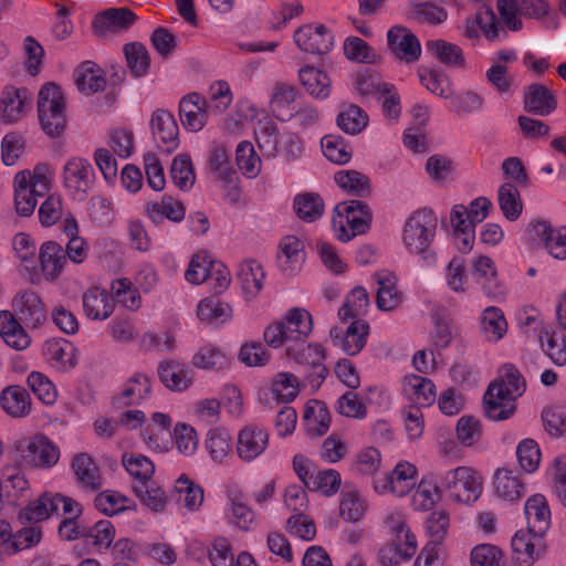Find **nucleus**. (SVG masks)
Segmentation results:
<instances>
[{
	"mask_svg": "<svg viewBox=\"0 0 566 566\" xmlns=\"http://www.w3.org/2000/svg\"><path fill=\"white\" fill-rule=\"evenodd\" d=\"M527 527L517 531L511 541L514 566H532L545 552L544 535L551 526V510L544 495L534 494L524 506Z\"/></svg>",
	"mask_w": 566,
	"mask_h": 566,
	"instance_id": "f257e3e1",
	"label": "nucleus"
},
{
	"mask_svg": "<svg viewBox=\"0 0 566 566\" xmlns=\"http://www.w3.org/2000/svg\"><path fill=\"white\" fill-rule=\"evenodd\" d=\"M438 219L429 208L415 211L406 221L402 240L409 252L422 256L427 262L434 260L430 245L434 239Z\"/></svg>",
	"mask_w": 566,
	"mask_h": 566,
	"instance_id": "f03ea898",
	"label": "nucleus"
},
{
	"mask_svg": "<svg viewBox=\"0 0 566 566\" xmlns=\"http://www.w3.org/2000/svg\"><path fill=\"white\" fill-rule=\"evenodd\" d=\"M38 115L42 130L51 138L60 137L66 127L65 102L59 85L45 83L38 96Z\"/></svg>",
	"mask_w": 566,
	"mask_h": 566,
	"instance_id": "7ed1b4c3",
	"label": "nucleus"
},
{
	"mask_svg": "<svg viewBox=\"0 0 566 566\" xmlns=\"http://www.w3.org/2000/svg\"><path fill=\"white\" fill-rule=\"evenodd\" d=\"M443 490L460 503H473L482 493V480L476 472L467 467H459L446 473L441 481Z\"/></svg>",
	"mask_w": 566,
	"mask_h": 566,
	"instance_id": "20e7f679",
	"label": "nucleus"
},
{
	"mask_svg": "<svg viewBox=\"0 0 566 566\" xmlns=\"http://www.w3.org/2000/svg\"><path fill=\"white\" fill-rule=\"evenodd\" d=\"M17 450L20 465L45 469L55 465L60 459L59 448L46 436H35L25 444L21 442Z\"/></svg>",
	"mask_w": 566,
	"mask_h": 566,
	"instance_id": "39448f33",
	"label": "nucleus"
},
{
	"mask_svg": "<svg viewBox=\"0 0 566 566\" xmlns=\"http://www.w3.org/2000/svg\"><path fill=\"white\" fill-rule=\"evenodd\" d=\"M449 514L446 511L431 513L426 521L430 541L417 556L413 566H442L439 563L440 545L449 527Z\"/></svg>",
	"mask_w": 566,
	"mask_h": 566,
	"instance_id": "423d86ee",
	"label": "nucleus"
},
{
	"mask_svg": "<svg viewBox=\"0 0 566 566\" xmlns=\"http://www.w3.org/2000/svg\"><path fill=\"white\" fill-rule=\"evenodd\" d=\"M150 129L158 148L171 154L179 146V127L174 115L163 108L156 109L150 117Z\"/></svg>",
	"mask_w": 566,
	"mask_h": 566,
	"instance_id": "0eeeda50",
	"label": "nucleus"
},
{
	"mask_svg": "<svg viewBox=\"0 0 566 566\" xmlns=\"http://www.w3.org/2000/svg\"><path fill=\"white\" fill-rule=\"evenodd\" d=\"M293 38L300 50L316 55L327 54L334 45V35L324 24L301 25Z\"/></svg>",
	"mask_w": 566,
	"mask_h": 566,
	"instance_id": "6e6552de",
	"label": "nucleus"
},
{
	"mask_svg": "<svg viewBox=\"0 0 566 566\" xmlns=\"http://www.w3.org/2000/svg\"><path fill=\"white\" fill-rule=\"evenodd\" d=\"M95 172L92 164L81 157H73L63 168V184L72 193L87 195L94 186Z\"/></svg>",
	"mask_w": 566,
	"mask_h": 566,
	"instance_id": "1a4fd4ad",
	"label": "nucleus"
},
{
	"mask_svg": "<svg viewBox=\"0 0 566 566\" xmlns=\"http://www.w3.org/2000/svg\"><path fill=\"white\" fill-rule=\"evenodd\" d=\"M137 19V15L129 8H108L95 15L92 29L96 36L104 38L108 32L117 33L128 30Z\"/></svg>",
	"mask_w": 566,
	"mask_h": 566,
	"instance_id": "9d476101",
	"label": "nucleus"
},
{
	"mask_svg": "<svg viewBox=\"0 0 566 566\" xmlns=\"http://www.w3.org/2000/svg\"><path fill=\"white\" fill-rule=\"evenodd\" d=\"M387 44L397 57L407 62H416L421 55L418 38L403 27H392L387 32Z\"/></svg>",
	"mask_w": 566,
	"mask_h": 566,
	"instance_id": "9b49d317",
	"label": "nucleus"
},
{
	"mask_svg": "<svg viewBox=\"0 0 566 566\" xmlns=\"http://www.w3.org/2000/svg\"><path fill=\"white\" fill-rule=\"evenodd\" d=\"M12 306L21 322L27 326L36 328L46 318L44 305L40 296L33 291H24L13 298Z\"/></svg>",
	"mask_w": 566,
	"mask_h": 566,
	"instance_id": "f8f14e48",
	"label": "nucleus"
},
{
	"mask_svg": "<svg viewBox=\"0 0 566 566\" xmlns=\"http://www.w3.org/2000/svg\"><path fill=\"white\" fill-rule=\"evenodd\" d=\"M524 108L533 115L547 116L557 108V98L545 85L533 83L525 92Z\"/></svg>",
	"mask_w": 566,
	"mask_h": 566,
	"instance_id": "ddd939ff",
	"label": "nucleus"
},
{
	"mask_svg": "<svg viewBox=\"0 0 566 566\" xmlns=\"http://www.w3.org/2000/svg\"><path fill=\"white\" fill-rule=\"evenodd\" d=\"M269 441L268 432L259 427H245L238 437L237 451L244 461H251L260 455Z\"/></svg>",
	"mask_w": 566,
	"mask_h": 566,
	"instance_id": "4468645a",
	"label": "nucleus"
},
{
	"mask_svg": "<svg viewBox=\"0 0 566 566\" xmlns=\"http://www.w3.org/2000/svg\"><path fill=\"white\" fill-rule=\"evenodd\" d=\"M3 411L13 418H24L31 412V398L25 388L10 385L0 392Z\"/></svg>",
	"mask_w": 566,
	"mask_h": 566,
	"instance_id": "2eb2a0df",
	"label": "nucleus"
},
{
	"mask_svg": "<svg viewBox=\"0 0 566 566\" xmlns=\"http://www.w3.org/2000/svg\"><path fill=\"white\" fill-rule=\"evenodd\" d=\"M31 98L27 88L6 87L0 98V118L4 123H14L23 114Z\"/></svg>",
	"mask_w": 566,
	"mask_h": 566,
	"instance_id": "dca6fc26",
	"label": "nucleus"
},
{
	"mask_svg": "<svg viewBox=\"0 0 566 566\" xmlns=\"http://www.w3.org/2000/svg\"><path fill=\"white\" fill-rule=\"evenodd\" d=\"M151 392V380L147 375L135 374L127 380L125 389L113 398V405L116 408H125L139 403L146 399Z\"/></svg>",
	"mask_w": 566,
	"mask_h": 566,
	"instance_id": "f3484780",
	"label": "nucleus"
},
{
	"mask_svg": "<svg viewBox=\"0 0 566 566\" xmlns=\"http://www.w3.org/2000/svg\"><path fill=\"white\" fill-rule=\"evenodd\" d=\"M360 216H352L346 221L338 217H332V227L336 237L342 242H348L354 237L364 234L370 229L373 212L370 208L359 212Z\"/></svg>",
	"mask_w": 566,
	"mask_h": 566,
	"instance_id": "a211bd4d",
	"label": "nucleus"
},
{
	"mask_svg": "<svg viewBox=\"0 0 566 566\" xmlns=\"http://www.w3.org/2000/svg\"><path fill=\"white\" fill-rule=\"evenodd\" d=\"M39 261L48 280L57 279L66 263L64 248L55 241L44 242L39 251Z\"/></svg>",
	"mask_w": 566,
	"mask_h": 566,
	"instance_id": "6ab92c4d",
	"label": "nucleus"
},
{
	"mask_svg": "<svg viewBox=\"0 0 566 566\" xmlns=\"http://www.w3.org/2000/svg\"><path fill=\"white\" fill-rule=\"evenodd\" d=\"M145 208L147 216L156 224L161 223L164 219L180 222L186 214L182 202L167 195L163 196L161 201L147 202Z\"/></svg>",
	"mask_w": 566,
	"mask_h": 566,
	"instance_id": "aec40b11",
	"label": "nucleus"
},
{
	"mask_svg": "<svg viewBox=\"0 0 566 566\" xmlns=\"http://www.w3.org/2000/svg\"><path fill=\"white\" fill-rule=\"evenodd\" d=\"M115 308L113 298L98 287H91L83 294V310L92 319H106Z\"/></svg>",
	"mask_w": 566,
	"mask_h": 566,
	"instance_id": "412c9836",
	"label": "nucleus"
},
{
	"mask_svg": "<svg viewBox=\"0 0 566 566\" xmlns=\"http://www.w3.org/2000/svg\"><path fill=\"white\" fill-rule=\"evenodd\" d=\"M426 51L446 66L463 69L465 59L462 49L454 43L442 39L429 40L424 44Z\"/></svg>",
	"mask_w": 566,
	"mask_h": 566,
	"instance_id": "4be33fe9",
	"label": "nucleus"
},
{
	"mask_svg": "<svg viewBox=\"0 0 566 566\" xmlns=\"http://www.w3.org/2000/svg\"><path fill=\"white\" fill-rule=\"evenodd\" d=\"M99 71L96 63L83 62L74 72V82L78 91L87 95L104 91L106 78L98 73Z\"/></svg>",
	"mask_w": 566,
	"mask_h": 566,
	"instance_id": "5701e85b",
	"label": "nucleus"
},
{
	"mask_svg": "<svg viewBox=\"0 0 566 566\" xmlns=\"http://www.w3.org/2000/svg\"><path fill=\"white\" fill-rule=\"evenodd\" d=\"M189 373L185 365L176 360L161 361L158 366L159 379L170 390L187 389L192 384Z\"/></svg>",
	"mask_w": 566,
	"mask_h": 566,
	"instance_id": "b1692460",
	"label": "nucleus"
},
{
	"mask_svg": "<svg viewBox=\"0 0 566 566\" xmlns=\"http://www.w3.org/2000/svg\"><path fill=\"white\" fill-rule=\"evenodd\" d=\"M72 470L80 484L96 491L102 486L99 470L87 453H78L72 460Z\"/></svg>",
	"mask_w": 566,
	"mask_h": 566,
	"instance_id": "393cba45",
	"label": "nucleus"
},
{
	"mask_svg": "<svg viewBox=\"0 0 566 566\" xmlns=\"http://www.w3.org/2000/svg\"><path fill=\"white\" fill-rule=\"evenodd\" d=\"M238 279L247 298L255 297L263 286L265 272L255 260H248L241 264Z\"/></svg>",
	"mask_w": 566,
	"mask_h": 566,
	"instance_id": "a878e982",
	"label": "nucleus"
},
{
	"mask_svg": "<svg viewBox=\"0 0 566 566\" xmlns=\"http://www.w3.org/2000/svg\"><path fill=\"white\" fill-rule=\"evenodd\" d=\"M301 84L315 98H326L329 95L331 80L327 74L314 66L306 65L298 72Z\"/></svg>",
	"mask_w": 566,
	"mask_h": 566,
	"instance_id": "bb28decb",
	"label": "nucleus"
},
{
	"mask_svg": "<svg viewBox=\"0 0 566 566\" xmlns=\"http://www.w3.org/2000/svg\"><path fill=\"white\" fill-rule=\"evenodd\" d=\"M417 469L409 462H399L390 474L384 478L389 482L390 492L398 496L406 495L416 484Z\"/></svg>",
	"mask_w": 566,
	"mask_h": 566,
	"instance_id": "cd10ccee",
	"label": "nucleus"
},
{
	"mask_svg": "<svg viewBox=\"0 0 566 566\" xmlns=\"http://www.w3.org/2000/svg\"><path fill=\"white\" fill-rule=\"evenodd\" d=\"M334 180L339 188L356 197H367L371 191L369 177L358 170L337 171Z\"/></svg>",
	"mask_w": 566,
	"mask_h": 566,
	"instance_id": "c85d7f7f",
	"label": "nucleus"
},
{
	"mask_svg": "<svg viewBox=\"0 0 566 566\" xmlns=\"http://www.w3.org/2000/svg\"><path fill=\"white\" fill-rule=\"evenodd\" d=\"M494 486L499 497L517 501L524 493V484L509 469H497L494 474Z\"/></svg>",
	"mask_w": 566,
	"mask_h": 566,
	"instance_id": "c756f323",
	"label": "nucleus"
},
{
	"mask_svg": "<svg viewBox=\"0 0 566 566\" xmlns=\"http://www.w3.org/2000/svg\"><path fill=\"white\" fill-rule=\"evenodd\" d=\"M274 90L275 92L271 99L273 114L281 122L291 120L292 115L290 113L292 111L289 109V106L296 101L298 94L296 88L285 83H277Z\"/></svg>",
	"mask_w": 566,
	"mask_h": 566,
	"instance_id": "7c9ffc66",
	"label": "nucleus"
},
{
	"mask_svg": "<svg viewBox=\"0 0 566 566\" xmlns=\"http://www.w3.org/2000/svg\"><path fill=\"white\" fill-rule=\"evenodd\" d=\"M419 80L428 91L442 98L451 96L449 76L440 69L421 66L418 70Z\"/></svg>",
	"mask_w": 566,
	"mask_h": 566,
	"instance_id": "2f4dec72",
	"label": "nucleus"
},
{
	"mask_svg": "<svg viewBox=\"0 0 566 566\" xmlns=\"http://www.w3.org/2000/svg\"><path fill=\"white\" fill-rule=\"evenodd\" d=\"M497 201L503 216L507 220L515 221L518 219L523 210V202L520 191L513 184L505 182L499 188Z\"/></svg>",
	"mask_w": 566,
	"mask_h": 566,
	"instance_id": "473e14b6",
	"label": "nucleus"
},
{
	"mask_svg": "<svg viewBox=\"0 0 566 566\" xmlns=\"http://www.w3.org/2000/svg\"><path fill=\"white\" fill-rule=\"evenodd\" d=\"M294 210L302 220L312 222L323 216L324 201L316 192L300 193L294 198Z\"/></svg>",
	"mask_w": 566,
	"mask_h": 566,
	"instance_id": "72a5a7b5",
	"label": "nucleus"
},
{
	"mask_svg": "<svg viewBox=\"0 0 566 566\" xmlns=\"http://www.w3.org/2000/svg\"><path fill=\"white\" fill-rule=\"evenodd\" d=\"M127 66L135 77L144 76L150 65V55L143 43L130 42L123 49Z\"/></svg>",
	"mask_w": 566,
	"mask_h": 566,
	"instance_id": "f704fd0d",
	"label": "nucleus"
},
{
	"mask_svg": "<svg viewBox=\"0 0 566 566\" xmlns=\"http://www.w3.org/2000/svg\"><path fill=\"white\" fill-rule=\"evenodd\" d=\"M343 339V350L349 355H357L366 345L369 334V324L364 319L353 318Z\"/></svg>",
	"mask_w": 566,
	"mask_h": 566,
	"instance_id": "c9c22d12",
	"label": "nucleus"
},
{
	"mask_svg": "<svg viewBox=\"0 0 566 566\" xmlns=\"http://www.w3.org/2000/svg\"><path fill=\"white\" fill-rule=\"evenodd\" d=\"M369 295L363 286H355L345 303L338 310V318L346 322L349 318H357L366 313L369 306Z\"/></svg>",
	"mask_w": 566,
	"mask_h": 566,
	"instance_id": "e433bc0d",
	"label": "nucleus"
},
{
	"mask_svg": "<svg viewBox=\"0 0 566 566\" xmlns=\"http://www.w3.org/2000/svg\"><path fill=\"white\" fill-rule=\"evenodd\" d=\"M344 54L349 61L356 63L376 64L380 60L375 50L358 36H349L345 40Z\"/></svg>",
	"mask_w": 566,
	"mask_h": 566,
	"instance_id": "4c0bfd02",
	"label": "nucleus"
},
{
	"mask_svg": "<svg viewBox=\"0 0 566 566\" xmlns=\"http://www.w3.org/2000/svg\"><path fill=\"white\" fill-rule=\"evenodd\" d=\"M170 177L180 190L192 188L196 176L189 155L180 154L174 158L170 167Z\"/></svg>",
	"mask_w": 566,
	"mask_h": 566,
	"instance_id": "58836bf2",
	"label": "nucleus"
},
{
	"mask_svg": "<svg viewBox=\"0 0 566 566\" xmlns=\"http://www.w3.org/2000/svg\"><path fill=\"white\" fill-rule=\"evenodd\" d=\"M271 391L277 402H292L298 395V380L291 373H277L272 381Z\"/></svg>",
	"mask_w": 566,
	"mask_h": 566,
	"instance_id": "ea45409f",
	"label": "nucleus"
},
{
	"mask_svg": "<svg viewBox=\"0 0 566 566\" xmlns=\"http://www.w3.org/2000/svg\"><path fill=\"white\" fill-rule=\"evenodd\" d=\"M321 145L323 154L332 163L345 165L352 159L353 151L342 136L326 135L322 138Z\"/></svg>",
	"mask_w": 566,
	"mask_h": 566,
	"instance_id": "a19ab883",
	"label": "nucleus"
},
{
	"mask_svg": "<svg viewBox=\"0 0 566 566\" xmlns=\"http://www.w3.org/2000/svg\"><path fill=\"white\" fill-rule=\"evenodd\" d=\"M120 501H128L126 495L120 494L117 491H102L94 499L95 507L104 513L107 516H113L115 514L122 513L127 510H136V503H133V506L119 505Z\"/></svg>",
	"mask_w": 566,
	"mask_h": 566,
	"instance_id": "79ce46f5",
	"label": "nucleus"
},
{
	"mask_svg": "<svg viewBox=\"0 0 566 566\" xmlns=\"http://www.w3.org/2000/svg\"><path fill=\"white\" fill-rule=\"evenodd\" d=\"M134 494L151 511L161 512L166 506L165 492L154 483L139 482L133 485Z\"/></svg>",
	"mask_w": 566,
	"mask_h": 566,
	"instance_id": "37998d69",
	"label": "nucleus"
},
{
	"mask_svg": "<svg viewBox=\"0 0 566 566\" xmlns=\"http://www.w3.org/2000/svg\"><path fill=\"white\" fill-rule=\"evenodd\" d=\"M368 124L367 114L357 105H350L337 116V126L346 134L356 135Z\"/></svg>",
	"mask_w": 566,
	"mask_h": 566,
	"instance_id": "c03bdc74",
	"label": "nucleus"
},
{
	"mask_svg": "<svg viewBox=\"0 0 566 566\" xmlns=\"http://www.w3.org/2000/svg\"><path fill=\"white\" fill-rule=\"evenodd\" d=\"M42 539V530L38 526H24L12 532L8 554L13 555L21 551L36 546Z\"/></svg>",
	"mask_w": 566,
	"mask_h": 566,
	"instance_id": "a18cd8bd",
	"label": "nucleus"
},
{
	"mask_svg": "<svg viewBox=\"0 0 566 566\" xmlns=\"http://www.w3.org/2000/svg\"><path fill=\"white\" fill-rule=\"evenodd\" d=\"M191 363L201 369H223L229 365V359L214 346L207 345L193 355Z\"/></svg>",
	"mask_w": 566,
	"mask_h": 566,
	"instance_id": "49530a36",
	"label": "nucleus"
},
{
	"mask_svg": "<svg viewBox=\"0 0 566 566\" xmlns=\"http://www.w3.org/2000/svg\"><path fill=\"white\" fill-rule=\"evenodd\" d=\"M122 463L139 482H149L155 473L154 463L145 455L124 454Z\"/></svg>",
	"mask_w": 566,
	"mask_h": 566,
	"instance_id": "de8ad7c7",
	"label": "nucleus"
},
{
	"mask_svg": "<svg viewBox=\"0 0 566 566\" xmlns=\"http://www.w3.org/2000/svg\"><path fill=\"white\" fill-rule=\"evenodd\" d=\"M206 447L214 461L221 462L231 451V437L222 428H214L208 432Z\"/></svg>",
	"mask_w": 566,
	"mask_h": 566,
	"instance_id": "09e8293b",
	"label": "nucleus"
},
{
	"mask_svg": "<svg viewBox=\"0 0 566 566\" xmlns=\"http://www.w3.org/2000/svg\"><path fill=\"white\" fill-rule=\"evenodd\" d=\"M502 551L493 544H479L470 555L471 566H505Z\"/></svg>",
	"mask_w": 566,
	"mask_h": 566,
	"instance_id": "8fccbe9b",
	"label": "nucleus"
},
{
	"mask_svg": "<svg viewBox=\"0 0 566 566\" xmlns=\"http://www.w3.org/2000/svg\"><path fill=\"white\" fill-rule=\"evenodd\" d=\"M342 483L340 474L333 469L318 471L316 475L310 476V491H322L324 495H334Z\"/></svg>",
	"mask_w": 566,
	"mask_h": 566,
	"instance_id": "3c124183",
	"label": "nucleus"
},
{
	"mask_svg": "<svg viewBox=\"0 0 566 566\" xmlns=\"http://www.w3.org/2000/svg\"><path fill=\"white\" fill-rule=\"evenodd\" d=\"M271 358V354L265 349L261 342H247L239 352L238 359L249 367L265 366Z\"/></svg>",
	"mask_w": 566,
	"mask_h": 566,
	"instance_id": "603ef678",
	"label": "nucleus"
},
{
	"mask_svg": "<svg viewBox=\"0 0 566 566\" xmlns=\"http://www.w3.org/2000/svg\"><path fill=\"white\" fill-rule=\"evenodd\" d=\"M209 166L226 185L232 184L238 178L235 170L230 166L227 150L221 146H214L211 150Z\"/></svg>",
	"mask_w": 566,
	"mask_h": 566,
	"instance_id": "864d4df0",
	"label": "nucleus"
},
{
	"mask_svg": "<svg viewBox=\"0 0 566 566\" xmlns=\"http://www.w3.org/2000/svg\"><path fill=\"white\" fill-rule=\"evenodd\" d=\"M518 463L523 471L534 472L541 461V451L537 442L533 439H524L516 448Z\"/></svg>",
	"mask_w": 566,
	"mask_h": 566,
	"instance_id": "5fc2aeb1",
	"label": "nucleus"
},
{
	"mask_svg": "<svg viewBox=\"0 0 566 566\" xmlns=\"http://www.w3.org/2000/svg\"><path fill=\"white\" fill-rule=\"evenodd\" d=\"M481 325L483 332L488 335H492L495 340L501 339L507 328V323L502 311L494 306L484 310Z\"/></svg>",
	"mask_w": 566,
	"mask_h": 566,
	"instance_id": "6e6d98bb",
	"label": "nucleus"
},
{
	"mask_svg": "<svg viewBox=\"0 0 566 566\" xmlns=\"http://www.w3.org/2000/svg\"><path fill=\"white\" fill-rule=\"evenodd\" d=\"M406 381L411 386L416 400L423 407L431 406L436 400V386L429 378L417 375L406 377Z\"/></svg>",
	"mask_w": 566,
	"mask_h": 566,
	"instance_id": "4d7b16f0",
	"label": "nucleus"
},
{
	"mask_svg": "<svg viewBox=\"0 0 566 566\" xmlns=\"http://www.w3.org/2000/svg\"><path fill=\"white\" fill-rule=\"evenodd\" d=\"M28 385L33 394L45 405H52L56 399V390L52 381L39 371L28 376Z\"/></svg>",
	"mask_w": 566,
	"mask_h": 566,
	"instance_id": "13d9d810",
	"label": "nucleus"
},
{
	"mask_svg": "<svg viewBox=\"0 0 566 566\" xmlns=\"http://www.w3.org/2000/svg\"><path fill=\"white\" fill-rule=\"evenodd\" d=\"M88 546L96 549L108 548L115 536L114 525L107 521L102 520L90 526Z\"/></svg>",
	"mask_w": 566,
	"mask_h": 566,
	"instance_id": "bf43d9fd",
	"label": "nucleus"
},
{
	"mask_svg": "<svg viewBox=\"0 0 566 566\" xmlns=\"http://www.w3.org/2000/svg\"><path fill=\"white\" fill-rule=\"evenodd\" d=\"M545 430L554 437L566 434V407L545 408L542 411Z\"/></svg>",
	"mask_w": 566,
	"mask_h": 566,
	"instance_id": "052dcab7",
	"label": "nucleus"
},
{
	"mask_svg": "<svg viewBox=\"0 0 566 566\" xmlns=\"http://www.w3.org/2000/svg\"><path fill=\"white\" fill-rule=\"evenodd\" d=\"M144 166L148 186L155 191H161L165 188L166 180L159 158L154 153L148 151L144 155Z\"/></svg>",
	"mask_w": 566,
	"mask_h": 566,
	"instance_id": "680f3d73",
	"label": "nucleus"
},
{
	"mask_svg": "<svg viewBox=\"0 0 566 566\" xmlns=\"http://www.w3.org/2000/svg\"><path fill=\"white\" fill-rule=\"evenodd\" d=\"M484 415L493 421H504L510 419L516 411V403L506 405L491 399V390L485 391L482 399Z\"/></svg>",
	"mask_w": 566,
	"mask_h": 566,
	"instance_id": "e2e57ef3",
	"label": "nucleus"
},
{
	"mask_svg": "<svg viewBox=\"0 0 566 566\" xmlns=\"http://www.w3.org/2000/svg\"><path fill=\"white\" fill-rule=\"evenodd\" d=\"M112 290L114 291L118 302L122 303L126 308L135 311L140 306V295L137 289L133 287V284L129 280L117 279L112 284Z\"/></svg>",
	"mask_w": 566,
	"mask_h": 566,
	"instance_id": "0e129e2a",
	"label": "nucleus"
},
{
	"mask_svg": "<svg viewBox=\"0 0 566 566\" xmlns=\"http://www.w3.org/2000/svg\"><path fill=\"white\" fill-rule=\"evenodd\" d=\"M176 488L178 492L185 493L184 503L188 510L195 511L199 509L203 501V490L198 484L182 474L177 480Z\"/></svg>",
	"mask_w": 566,
	"mask_h": 566,
	"instance_id": "69168bd1",
	"label": "nucleus"
},
{
	"mask_svg": "<svg viewBox=\"0 0 566 566\" xmlns=\"http://www.w3.org/2000/svg\"><path fill=\"white\" fill-rule=\"evenodd\" d=\"M337 411L350 418L363 419L366 417V406L358 395L350 391L343 394L337 400Z\"/></svg>",
	"mask_w": 566,
	"mask_h": 566,
	"instance_id": "338daca9",
	"label": "nucleus"
},
{
	"mask_svg": "<svg viewBox=\"0 0 566 566\" xmlns=\"http://www.w3.org/2000/svg\"><path fill=\"white\" fill-rule=\"evenodd\" d=\"M208 556L213 566H234L231 545L224 537H217L212 542Z\"/></svg>",
	"mask_w": 566,
	"mask_h": 566,
	"instance_id": "774afa93",
	"label": "nucleus"
}]
</instances>
